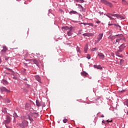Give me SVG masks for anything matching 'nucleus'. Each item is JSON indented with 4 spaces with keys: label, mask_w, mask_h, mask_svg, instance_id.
<instances>
[{
    "label": "nucleus",
    "mask_w": 128,
    "mask_h": 128,
    "mask_svg": "<svg viewBox=\"0 0 128 128\" xmlns=\"http://www.w3.org/2000/svg\"><path fill=\"white\" fill-rule=\"evenodd\" d=\"M36 104L38 106H40V101H38V100H36Z\"/></svg>",
    "instance_id": "22"
},
{
    "label": "nucleus",
    "mask_w": 128,
    "mask_h": 128,
    "mask_svg": "<svg viewBox=\"0 0 128 128\" xmlns=\"http://www.w3.org/2000/svg\"><path fill=\"white\" fill-rule=\"evenodd\" d=\"M101 2H102V4H104L108 6H110V8H112V4L108 2L106 0H101Z\"/></svg>",
    "instance_id": "5"
},
{
    "label": "nucleus",
    "mask_w": 128,
    "mask_h": 128,
    "mask_svg": "<svg viewBox=\"0 0 128 128\" xmlns=\"http://www.w3.org/2000/svg\"><path fill=\"white\" fill-rule=\"evenodd\" d=\"M106 16H108V17L109 18H110V14H109V15L106 14Z\"/></svg>",
    "instance_id": "45"
},
{
    "label": "nucleus",
    "mask_w": 128,
    "mask_h": 128,
    "mask_svg": "<svg viewBox=\"0 0 128 128\" xmlns=\"http://www.w3.org/2000/svg\"><path fill=\"white\" fill-rule=\"evenodd\" d=\"M3 84L6 86V84H8V81L6 80H3Z\"/></svg>",
    "instance_id": "21"
},
{
    "label": "nucleus",
    "mask_w": 128,
    "mask_h": 128,
    "mask_svg": "<svg viewBox=\"0 0 128 128\" xmlns=\"http://www.w3.org/2000/svg\"><path fill=\"white\" fill-rule=\"evenodd\" d=\"M10 116H7L6 120H5V124H8L10 122Z\"/></svg>",
    "instance_id": "12"
},
{
    "label": "nucleus",
    "mask_w": 128,
    "mask_h": 128,
    "mask_svg": "<svg viewBox=\"0 0 128 128\" xmlns=\"http://www.w3.org/2000/svg\"><path fill=\"white\" fill-rule=\"evenodd\" d=\"M6 69L8 70H9L10 72H12V69L8 68H6Z\"/></svg>",
    "instance_id": "38"
},
{
    "label": "nucleus",
    "mask_w": 128,
    "mask_h": 128,
    "mask_svg": "<svg viewBox=\"0 0 128 128\" xmlns=\"http://www.w3.org/2000/svg\"><path fill=\"white\" fill-rule=\"evenodd\" d=\"M81 74L82 76H88V73L86 72H81Z\"/></svg>",
    "instance_id": "20"
},
{
    "label": "nucleus",
    "mask_w": 128,
    "mask_h": 128,
    "mask_svg": "<svg viewBox=\"0 0 128 128\" xmlns=\"http://www.w3.org/2000/svg\"><path fill=\"white\" fill-rule=\"evenodd\" d=\"M76 50L78 52L80 53V48L78 46L76 48Z\"/></svg>",
    "instance_id": "29"
},
{
    "label": "nucleus",
    "mask_w": 128,
    "mask_h": 128,
    "mask_svg": "<svg viewBox=\"0 0 128 128\" xmlns=\"http://www.w3.org/2000/svg\"><path fill=\"white\" fill-rule=\"evenodd\" d=\"M113 26H116L117 28H119L120 30V28L122 27H120V26L119 25H118L116 24H113Z\"/></svg>",
    "instance_id": "26"
},
{
    "label": "nucleus",
    "mask_w": 128,
    "mask_h": 128,
    "mask_svg": "<svg viewBox=\"0 0 128 128\" xmlns=\"http://www.w3.org/2000/svg\"><path fill=\"white\" fill-rule=\"evenodd\" d=\"M38 113H30L28 116V118L30 122H34V119L36 118H38Z\"/></svg>",
    "instance_id": "3"
},
{
    "label": "nucleus",
    "mask_w": 128,
    "mask_h": 128,
    "mask_svg": "<svg viewBox=\"0 0 128 128\" xmlns=\"http://www.w3.org/2000/svg\"><path fill=\"white\" fill-rule=\"evenodd\" d=\"M98 56L99 57V58H100L101 60H104V54L102 53L99 52L98 53Z\"/></svg>",
    "instance_id": "10"
},
{
    "label": "nucleus",
    "mask_w": 128,
    "mask_h": 128,
    "mask_svg": "<svg viewBox=\"0 0 128 128\" xmlns=\"http://www.w3.org/2000/svg\"><path fill=\"white\" fill-rule=\"evenodd\" d=\"M6 102H10V100L8 99H7L6 100Z\"/></svg>",
    "instance_id": "39"
},
{
    "label": "nucleus",
    "mask_w": 128,
    "mask_h": 128,
    "mask_svg": "<svg viewBox=\"0 0 128 128\" xmlns=\"http://www.w3.org/2000/svg\"><path fill=\"white\" fill-rule=\"evenodd\" d=\"M6 110H8L6 108H4L2 109V112H4V114H8V112H6Z\"/></svg>",
    "instance_id": "25"
},
{
    "label": "nucleus",
    "mask_w": 128,
    "mask_h": 128,
    "mask_svg": "<svg viewBox=\"0 0 128 128\" xmlns=\"http://www.w3.org/2000/svg\"><path fill=\"white\" fill-rule=\"evenodd\" d=\"M62 30H68L67 32V34L68 36H71L72 34V32H74V27L71 26L69 28L68 26H63L62 27Z\"/></svg>",
    "instance_id": "2"
},
{
    "label": "nucleus",
    "mask_w": 128,
    "mask_h": 128,
    "mask_svg": "<svg viewBox=\"0 0 128 128\" xmlns=\"http://www.w3.org/2000/svg\"><path fill=\"white\" fill-rule=\"evenodd\" d=\"M88 44L86 45L84 48V51L86 53L88 52Z\"/></svg>",
    "instance_id": "18"
},
{
    "label": "nucleus",
    "mask_w": 128,
    "mask_h": 128,
    "mask_svg": "<svg viewBox=\"0 0 128 128\" xmlns=\"http://www.w3.org/2000/svg\"><path fill=\"white\" fill-rule=\"evenodd\" d=\"M63 122H64V124H66V122H68V119H64L63 120Z\"/></svg>",
    "instance_id": "31"
},
{
    "label": "nucleus",
    "mask_w": 128,
    "mask_h": 128,
    "mask_svg": "<svg viewBox=\"0 0 128 128\" xmlns=\"http://www.w3.org/2000/svg\"><path fill=\"white\" fill-rule=\"evenodd\" d=\"M98 48H93L91 50V52H96L98 50Z\"/></svg>",
    "instance_id": "27"
},
{
    "label": "nucleus",
    "mask_w": 128,
    "mask_h": 128,
    "mask_svg": "<svg viewBox=\"0 0 128 128\" xmlns=\"http://www.w3.org/2000/svg\"><path fill=\"white\" fill-rule=\"evenodd\" d=\"M26 108H28V106H30V104L26 103L25 105Z\"/></svg>",
    "instance_id": "34"
},
{
    "label": "nucleus",
    "mask_w": 128,
    "mask_h": 128,
    "mask_svg": "<svg viewBox=\"0 0 128 128\" xmlns=\"http://www.w3.org/2000/svg\"><path fill=\"white\" fill-rule=\"evenodd\" d=\"M28 60H29V62H32L35 64H36V66H38V62L36 59Z\"/></svg>",
    "instance_id": "13"
},
{
    "label": "nucleus",
    "mask_w": 128,
    "mask_h": 128,
    "mask_svg": "<svg viewBox=\"0 0 128 128\" xmlns=\"http://www.w3.org/2000/svg\"><path fill=\"white\" fill-rule=\"evenodd\" d=\"M0 92H8V94L10 92V90H8L6 87L2 86L0 88Z\"/></svg>",
    "instance_id": "8"
},
{
    "label": "nucleus",
    "mask_w": 128,
    "mask_h": 128,
    "mask_svg": "<svg viewBox=\"0 0 128 128\" xmlns=\"http://www.w3.org/2000/svg\"><path fill=\"white\" fill-rule=\"evenodd\" d=\"M106 122H112V120L110 121L108 120H107Z\"/></svg>",
    "instance_id": "42"
},
{
    "label": "nucleus",
    "mask_w": 128,
    "mask_h": 128,
    "mask_svg": "<svg viewBox=\"0 0 128 128\" xmlns=\"http://www.w3.org/2000/svg\"><path fill=\"white\" fill-rule=\"evenodd\" d=\"M14 122H16V120H14Z\"/></svg>",
    "instance_id": "49"
},
{
    "label": "nucleus",
    "mask_w": 128,
    "mask_h": 128,
    "mask_svg": "<svg viewBox=\"0 0 128 128\" xmlns=\"http://www.w3.org/2000/svg\"><path fill=\"white\" fill-rule=\"evenodd\" d=\"M94 68H98V70H102V66H96V65H94Z\"/></svg>",
    "instance_id": "19"
},
{
    "label": "nucleus",
    "mask_w": 128,
    "mask_h": 128,
    "mask_svg": "<svg viewBox=\"0 0 128 128\" xmlns=\"http://www.w3.org/2000/svg\"><path fill=\"white\" fill-rule=\"evenodd\" d=\"M14 118H18V114H16V112H14Z\"/></svg>",
    "instance_id": "30"
},
{
    "label": "nucleus",
    "mask_w": 128,
    "mask_h": 128,
    "mask_svg": "<svg viewBox=\"0 0 128 128\" xmlns=\"http://www.w3.org/2000/svg\"><path fill=\"white\" fill-rule=\"evenodd\" d=\"M88 25L90 26H94V24H92V23H88Z\"/></svg>",
    "instance_id": "33"
},
{
    "label": "nucleus",
    "mask_w": 128,
    "mask_h": 128,
    "mask_svg": "<svg viewBox=\"0 0 128 128\" xmlns=\"http://www.w3.org/2000/svg\"><path fill=\"white\" fill-rule=\"evenodd\" d=\"M78 8H80V12H86L84 8L80 4H78Z\"/></svg>",
    "instance_id": "11"
},
{
    "label": "nucleus",
    "mask_w": 128,
    "mask_h": 128,
    "mask_svg": "<svg viewBox=\"0 0 128 128\" xmlns=\"http://www.w3.org/2000/svg\"><path fill=\"white\" fill-rule=\"evenodd\" d=\"M35 78L36 80H37L38 82L42 84V82L40 80V76H38V75L36 76Z\"/></svg>",
    "instance_id": "14"
},
{
    "label": "nucleus",
    "mask_w": 128,
    "mask_h": 128,
    "mask_svg": "<svg viewBox=\"0 0 128 128\" xmlns=\"http://www.w3.org/2000/svg\"><path fill=\"white\" fill-rule=\"evenodd\" d=\"M109 18H110V20H116V18H113L112 17V16H110Z\"/></svg>",
    "instance_id": "36"
},
{
    "label": "nucleus",
    "mask_w": 128,
    "mask_h": 128,
    "mask_svg": "<svg viewBox=\"0 0 128 128\" xmlns=\"http://www.w3.org/2000/svg\"><path fill=\"white\" fill-rule=\"evenodd\" d=\"M2 98V96H0V98Z\"/></svg>",
    "instance_id": "50"
},
{
    "label": "nucleus",
    "mask_w": 128,
    "mask_h": 128,
    "mask_svg": "<svg viewBox=\"0 0 128 128\" xmlns=\"http://www.w3.org/2000/svg\"><path fill=\"white\" fill-rule=\"evenodd\" d=\"M77 2H80V4H82V2H84V0H76Z\"/></svg>",
    "instance_id": "24"
},
{
    "label": "nucleus",
    "mask_w": 128,
    "mask_h": 128,
    "mask_svg": "<svg viewBox=\"0 0 128 128\" xmlns=\"http://www.w3.org/2000/svg\"><path fill=\"white\" fill-rule=\"evenodd\" d=\"M122 4H124V6H126V4H128V2H126V1L125 0H122Z\"/></svg>",
    "instance_id": "23"
},
{
    "label": "nucleus",
    "mask_w": 128,
    "mask_h": 128,
    "mask_svg": "<svg viewBox=\"0 0 128 128\" xmlns=\"http://www.w3.org/2000/svg\"><path fill=\"white\" fill-rule=\"evenodd\" d=\"M108 26H114V24H108Z\"/></svg>",
    "instance_id": "43"
},
{
    "label": "nucleus",
    "mask_w": 128,
    "mask_h": 128,
    "mask_svg": "<svg viewBox=\"0 0 128 128\" xmlns=\"http://www.w3.org/2000/svg\"><path fill=\"white\" fill-rule=\"evenodd\" d=\"M104 36V34H100L98 35L97 37L96 40L95 44H98L100 42V41L102 38V36Z\"/></svg>",
    "instance_id": "7"
},
{
    "label": "nucleus",
    "mask_w": 128,
    "mask_h": 128,
    "mask_svg": "<svg viewBox=\"0 0 128 128\" xmlns=\"http://www.w3.org/2000/svg\"><path fill=\"white\" fill-rule=\"evenodd\" d=\"M125 44H123L119 46V50H118V51H117L118 54H120V52H122V50H124V48H126Z\"/></svg>",
    "instance_id": "6"
},
{
    "label": "nucleus",
    "mask_w": 128,
    "mask_h": 128,
    "mask_svg": "<svg viewBox=\"0 0 128 128\" xmlns=\"http://www.w3.org/2000/svg\"><path fill=\"white\" fill-rule=\"evenodd\" d=\"M70 14H78V13L74 10H72L70 12Z\"/></svg>",
    "instance_id": "15"
},
{
    "label": "nucleus",
    "mask_w": 128,
    "mask_h": 128,
    "mask_svg": "<svg viewBox=\"0 0 128 128\" xmlns=\"http://www.w3.org/2000/svg\"><path fill=\"white\" fill-rule=\"evenodd\" d=\"M18 125L19 126H20V128H26V126H28V122L26 120H24L22 124H18Z\"/></svg>",
    "instance_id": "4"
},
{
    "label": "nucleus",
    "mask_w": 128,
    "mask_h": 128,
    "mask_svg": "<svg viewBox=\"0 0 128 128\" xmlns=\"http://www.w3.org/2000/svg\"><path fill=\"white\" fill-rule=\"evenodd\" d=\"M111 56H114V54L112 53Z\"/></svg>",
    "instance_id": "41"
},
{
    "label": "nucleus",
    "mask_w": 128,
    "mask_h": 128,
    "mask_svg": "<svg viewBox=\"0 0 128 128\" xmlns=\"http://www.w3.org/2000/svg\"><path fill=\"white\" fill-rule=\"evenodd\" d=\"M102 122L103 124H104V121L103 120V121Z\"/></svg>",
    "instance_id": "48"
},
{
    "label": "nucleus",
    "mask_w": 128,
    "mask_h": 128,
    "mask_svg": "<svg viewBox=\"0 0 128 128\" xmlns=\"http://www.w3.org/2000/svg\"><path fill=\"white\" fill-rule=\"evenodd\" d=\"M101 117L102 118H104V115H102Z\"/></svg>",
    "instance_id": "47"
},
{
    "label": "nucleus",
    "mask_w": 128,
    "mask_h": 128,
    "mask_svg": "<svg viewBox=\"0 0 128 128\" xmlns=\"http://www.w3.org/2000/svg\"><path fill=\"white\" fill-rule=\"evenodd\" d=\"M82 30H80L78 32V34H82Z\"/></svg>",
    "instance_id": "40"
},
{
    "label": "nucleus",
    "mask_w": 128,
    "mask_h": 128,
    "mask_svg": "<svg viewBox=\"0 0 128 128\" xmlns=\"http://www.w3.org/2000/svg\"><path fill=\"white\" fill-rule=\"evenodd\" d=\"M96 24H100V21H97Z\"/></svg>",
    "instance_id": "44"
},
{
    "label": "nucleus",
    "mask_w": 128,
    "mask_h": 128,
    "mask_svg": "<svg viewBox=\"0 0 128 128\" xmlns=\"http://www.w3.org/2000/svg\"><path fill=\"white\" fill-rule=\"evenodd\" d=\"M3 50H2V52H6V50H8V48H6V46H4Z\"/></svg>",
    "instance_id": "16"
},
{
    "label": "nucleus",
    "mask_w": 128,
    "mask_h": 128,
    "mask_svg": "<svg viewBox=\"0 0 128 128\" xmlns=\"http://www.w3.org/2000/svg\"><path fill=\"white\" fill-rule=\"evenodd\" d=\"M110 16H116V18H120V16L118 14H109Z\"/></svg>",
    "instance_id": "17"
},
{
    "label": "nucleus",
    "mask_w": 128,
    "mask_h": 128,
    "mask_svg": "<svg viewBox=\"0 0 128 128\" xmlns=\"http://www.w3.org/2000/svg\"><path fill=\"white\" fill-rule=\"evenodd\" d=\"M84 36H94V34L92 33H85L82 34Z\"/></svg>",
    "instance_id": "9"
},
{
    "label": "nucleus",
    "mask_w": 128,
    "mask_h": 128,
    "mask_svg": "<svg viewBox=\"0 0 128 128\" xmlns=\"http://www.w3.org/2000/svg\"><path fill=\"white\" fill-rule=\"evenodd\" d=\"M122 62H124V60H120V64H122Z\"/></svg>",
    "instance_id": "35"
},
{
    "label": "nucleus",
    "mask_w": 128,
    "mask_h": 128,
    "mask_svg": "<svg viewBox=\"0 0 128 128\" xmlns=\"http://www.w3.org/2000/svg\"><path fill=\"white\" fill-rule=\"evenodd\" d=\"M87 58H88V60H90V54H88Z\"/></svg>",
    "instance_id": "32"
},
{
    "label": "nucleus",
    "mask_w": 128,
    "mask_h": 128,
    "mask_svg": "<svg viewBox=\"0 0 128 128\" xmlns=\"http://www.w3.org/2000/svg\"><path fill=\"white\" fill-rule=\"evenodd\" d=\"M109 40H111V42L113 43V44L114 46H118L120 44V40H124V37L122 34H118L115 36H110L108 37Z\"/></svg>",
    "instance_id": "1"
},
{
    "label": "nucleus",
    "mask_w": 128,
    "mask_h": 128,
    "mask_svg": "<svg viewBox=\"0 0 128 128\" xmlns=\"http://www.w3.org/2000/svg\"><path fill=\"white\" fill-rule=\"evenodd\" d=\"M84 26H88V23H82Z\"/></svg>",
    "instance_id": "37"
},
{
    "label": "nucleus",
    "mask_w": 128,
    "mask_h": 128,
    "mask_svg": "<svg viewBox=\"0 0 128 128\" xmlns=\"http://www.w3.org/2000/svg\"><path fill=\"white\" fill-rule=\"evenodd\" d=\"M80 16H81V18H82V14H79V17L80 18Z\"/></svg>",
    "instance_id": "46"
},
{
    "label": "nucleus",
    "mask_w": 128,
    "mask_h": 128,
    "mask_svg": "<svg viewBox=\"0 0 128 128\" xmlns=\"http://www.w3.org/2000/svg\"><path fill=\"white\" fill-rule=\"evenodd\" d=\"M124 104L125 106H128V100L124 102Z\"/></svg>",
    "instance_id": "28"
}]
</instances>
